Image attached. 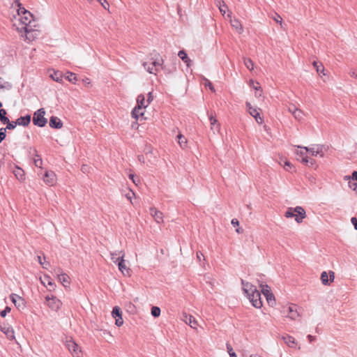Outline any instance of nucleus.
Masks as SVG:
<instances>
[{"label": "nucleus", "mask_w": 357, "mask_h": 357, "mask_svg": "<svg viewBox=\"0 0 357 357\" xmlns=\"http://www.w3.org/2000/svg\"><path fill=\"white\" fill-rule=\"evenodd\" d=\"M33 18V17L29 11L24 10L23 15L19 16L20 24L17 27L18 31H24L26 33V38L29 40H33L36 36L35 33L36 30L34 29L36 22Z\"/></svg>", "instance_id": "f257e3e1"}, {"label": "nucleus", "mask_w": 357, "mask_h": 357, "mask_svg": "<svg viewBox=\"0 0 357 357\" xmlns=\"http://www.w3.org/2000/svg\"><path fill=\"white\" fill-rule=\"evenodd\" d=\"M287 218H295V220L300 223L303 221V220L305 218V211L301 206H296L295 208H289L285 212L284 214Z\"/></svg>", "instance_id": "f03ea898"}, {"label": "nucleus", "mask_w": 357, "mask_h": 357, "mask_svg": "<svg viewBox=\"0 0 357 357\" xmlns=\"http://www.w3.org/2000/svg\"><path fill=\"white\" fill-rule=\"evenodd\" d=\"M45 111L44 108H40L34 112L33 116V123L38 127H44L47 120L45 118Z\"/></svg>", "instance_id": "7ed1b4c3"}, {"label": "nucleus", "mask_w": 357, "mask_h": 357, "mask_svg": "<svg viewBox=\"0 0 357 357\" xmlns=\"http://www.w3.org/2000/svg\"><path fill=\"white\" fill-rule=\"evenodd\" d=\"M45 302L47 306L52 310L58 311L61 306V302L55 296L47 295Z\"/></svg>", "instance_id": "20e7f679"}, {"label": "nucleus", "mask_w": 357, "mask_h": 357, "mask_svg": "<svg viewBox=\"0 0 357 357\" xmlns=\"http://www.w3.org/2000/svg\"><path fill=\"white\" fill-rule=\"evenodd\" d=\"M246 297L250 300L255 307L260 308L262 306L261 294L257 289H255L253 293L250 294Z\"/></svg>", "instance_id": "39448f33"}, {"label": "nucleus", "mask_w": 357, "mask_h": 357, "mask_svg": "<svg viewBox=\"0 0 357 357\" xmlns=\"http://www.w3.org/2000/svg\"><path fill=\"white\" fill-rule=\"evenodd\" d=\"M297 147L304 149L305 151V152H310L311 153V155L313 156H317V155H319L321 157H324V154L323 153V148H324L323 145H317L316 148L315 147L308 148L307 146H298Z\"/></svg>", "instance_id": "423d86ee"}, {"label": "nucleus", "mask_w": 357, "mask_h": 357, "mask_svg": "<svg viewBox=\"0 0 357 357\" xmlns=\"http://www.w3.org/2000/svg\"><path fill=\"white\" fill-rule=\"evenodd\" d=\"M112 315L115 319V324L117 326H121L123 324L122 318V312L119 306H114L112 311Z\"/></svg>", "instance_id": "0eeeda50"}, {"label": "nucleus", "mask_w": 357, "mask_h": 357, "mask_svg": "<svg viewBox=\"0 0 357 357\" xmlns=\"http://www.w3.org/2000/svg\"><path fill=\"white\" fill-rule=\"evenodd\" d=\"M66 347L74 356L80 357L79 353L81 351L79 346L73 340L66 341Z\"/></svg>", "instance_id": "6e6552de"}, {"label": "nucleus", "mask_w": 357, "mask_h": 357, "mask_svg": "<svg viewBox=\"0 0 357 357\" xmlns=\"http://www.w3.org/2000/svg\"><path fill=\"white\" fill-rule=\"evenodd\" d=\"M10 299L17 308L24 309L25 307L24 300L21 296L15 294H12L10 295Z\"/></svg>", "instance_id": "1a4fd4ad"}, {"label": "nucleus", "mask_w": 357, "mask_h": 357, "mask_svg": "<svg viewBox=\"0 0 357 357\" xmlns=\"http://www.w3.org/2000/svg\"><path fill=\"white\" fill-rule=\"evenodd\" d=\"M208 116L211 123V130H213V132H219L220 125L218 123L215 116H214L212 113H208Z\"/></svg>", "instance_id": "9d476101"}, {"label": "nucleus", "mask_w": 357, "mask_h": 357, "mask_svg": "<svg viewBox=\"0 0 357 357\" xmlns=\"http://www.w3.org/2000/svg\"><path fill=\"white\" fill-rule=\"evenodd\" d=\"M241 284L243 291L246 296L250 294L253 293V291L257 289V287L255 285L248 282H245L243 280H241Z\"/></svg>", "instance_id": "9b49d317"}, {"label": "nucleus", "mask_w": 357, "mask_h": 357, "mask_svg": "<svg viewBox=\"0 0 357 357\" xmlns=\"http://www.w3.org/2000/svg\"><path fill=\"white\" fill-rule=\"evenodd\" d=\"M43 181L49 185H53L56 181V174L52 171H46Z\"/></svg>", "instance_id": "f8f14e48"}, {"label": "nucleus", "mask_w": 357, "mask_h": 357, "mask_svg": "<svg viewBox=\"0 0 357 357\" xmlns=\"http://www.w3.org/2000/svg\"><path fill=\"white\" fill-rule=\"evenodd\" d=\"M284 313L287 314V316L291 319H295L298 316L296 305H289L287 308V311L284 310Z\"/></svg>", "instance_id": "ddd939ff"}, {"label": "nucleus", "mask_w": 357, "mask_h": 357, "mask_svg": "<svg viewBox=\"0 0 357 357\" xmlns=\"http://www.w3.org/2000/svg\"><path fill=\"white\" fill-rule=\"evenodd\" d=\"M49 124L52 128L60 129L63 127V123L61 119L54 116L50 118Z\"/></svg>", "instance_id": "4468645a"}, {"label": "nucleus", "mask_w": 357, "mask_h": 357, "mask_svg": "<svg viewBox=\"0 0 357 357\" xmlns=\"http://www.w3.org/2000/svg\"><path fill=\"white\" fill-rule=\"evenodd\" d=\"M31 121V116L30 115H26L25 116H20L18 119L15 121V123L17 124V126H27Z\"/></svg>", "instance_id": "2eb2a0df"}, {"label": "nucleus", "mask_w": 357, "mask_h": 357, "mask_svg": "<svg viewBox=\"0 0 357 357\" xmlns=\"http://www.w3.org/2000/svg\"><path fill=\"white\" fill-rule=\"evenodd\" d=\"M150 210L151 215L153 216L156 223H160L163 222V215L160 211L153 208H151Z\"/></svg>", "instance_id": "dca6fc26"}, {"label": "nucleus", "mask_w": 357, "mask_h": 357, "mask_svg": "<svg viewBox=\"0 0 357 357\" xmlns=\"http://www.w3.org/2000/svg\"><path fill=\"white\" fill-rule=\"evenodd\" d=\"M185 322L186 324H188L191 328H195L197 325V322L196 321V319H195V317L192 315H188V314H185V319H184Z\"/></svg>", "instance_id": "f3484780"}, {"label": "nucleus", "mask_w": 357, "mask_h": 357, "mask_svg": "<svg viewBox=\"0 0 357 357\" xmlns=\"http://www.w3.org/2000/svg\"><path fill=\"white\" fill-rule=\"evenodd\" d=\"M137 106L140 107V108H142V109H145L149 105V103L145 100L144 96L142 94H140L137 96Z\"/></svg>", "instance_id": "a211bd4d"}, {"label": "nucleus", "mask_w": 357, "mask_h": 357, "mask_svg": "<svg viewBox=\"0 0 357 357\" xmlns=\"http://www.w3.org/2000/svg\"><path fill=\"white\" fill-rule=\"evenodd\" d=\"M282 339L289 347H294L296 342L295 339L292 336H290L289 335H284L282 337Z\"/></svg>", "instance_id": "6ab92c4d"}, {"label": "nucleus", "mask_w": 357, "mask_h": 357, "mask_svg": "<svg viewBox=\"0 0 357 357\" xmlns=\"http://www.w3.org/2000/svg\"><path fill=\"white\" fill-rule=\"evenodd\" d=\"M58 278L64 287H67L70 284V278L66 273L58 275Z\"/></svg>", "instance_id": "aec40b11"}, {"label": "nucleus", "mask_w": 357, "mask_h": 357, "mask_svg": "<svg viewBox=\"0 0 357 357\" xmlns=\"http://www.w3.org/2000/svg\"><path fill=\"white\" fill-rule=\"evenodd\" d=\"M178 56L184 63H186L188 66H190L191 60L188 58L187 54L184 50H180L178 53Z\"/></svg>", "instance_id": "412c9836"}, {"label": "nucleus", "mask_w": 357, "mask_h": 357, "mask_svg": "<svg viewBox=\"0 0 357 357\" xmlns=\"http://www.w3.org/2000/svg\"><path fill=\"white\" fill-rule=\"evenodd\" d=\"M13 173L18 180L23 181L24 179V172L22 169L16 167Z\"/></svg>", "instance_id": "4be33fe9"}, {"label": "nucleus", "mask_w": 357, "mask_h": 357, "mask_svg": "<svg viewBox=\"0 0 357 357\" xmlns=\"http://www.w3.org/2000/svg\"><path fill=\"white\" fill-rule=\"evenodd\" d=\"M7 338L10 340H15V332H14V329L13 328V327H7L6 330L4 331L3 333Z\"/></svg>", "instance_id": "5701e85b"}, {"label": "nucleus", "mask_w": 357, "mask_h": 357, "mask_svg": "<svg viewBox=\"0 0 357 357\" xmlns=\"http://www.w3.org/2000/svg\"><path fill=\"white\" fill-rule=\"evenodd\" d=\"M250 114L255 119L257 123L261 124L263 123L264 120L260 116V114L257 109L252 110V112H250Z\"/></svg>", "instance_id": "b1692460"}, {"label": "nucleus", "mask_w": 357, "mask_h": 357, "mask_svg": "<svg viewBox=\"0 0 357 357\" xmlns=\"http://www.w3.org/2000/svg\"><path fill=\"white\" fill-rule=\"evenodd\" d=\"M41 282L44 285L50 286L52 289H54L55 287L53 280L50 278V277L47 275H45L43 280H42Z\"/></svg>", "instance_id": "393cba45"}, {"label": "nucleus", "mask_w": 357, "mask_h": 357, "mask_svg": "<svg viewBox=\"0 0 357 357\" xmlns=\"http://www.w3.org/2000/svg\"><path fill=\"white\" fill-rule=\"evenodd\" d=\"M142 109L140 107L136 106L132 111V116L133 118L137 119L139 116H143L144 113L142 112Z\"/></svg>", "instance_id": "a878e982"}, {"label": "nucleus", "mask_w": 357, "mask_h": 357, "mask_svg": "<svg viewBox=\"0 0 357 357\" xmlns=\"http://www.w3.org/2000/svg\"><path fill=\"white\" fill-rule=\"evenodd\" d=\"M312 65L314 67V68L316 69L317 73H319V74L323 73V75H325V73H324V68L321 63H319L317 61H314L312 62Z\"/></svg>", "instance_id": "bb28decb"}, {"label": "nucleus", "mask_w": 357, "mask_h": 357, "mask_svg": "<svg viewBox=\"0 0 357 357\" xmlns=\"http://www.w3.org/2000/svg\"><path fill=\"white\" fill-rule=\"evenodd\" d=\"M231 26L235 28L239 33H241L243 31L242 25L238 20H231Z\"/></svg>", "instance_id": "cd10ccee"}, {"label": "nucleus", "mask_w": 357, "mask_h": 357, "mask_svg": "<svg viewBox=\"0 0 357 357\" xmlns=\"http://www.w3.org/2000/svg\"><path fill=\"white\" fill-rule=\"evenodd\" d=\"M30 150H32V148H30ZM33 153L35 154V155L38 158L34 159V165L38 167H41V166L43 165L42 159L37 154V151L35 149H33Z\"/></svg>", "instance_id": "c85d7f7f"}, {"label": "nucleus", "mask_w": 357, "mask_h": 357, "mask_svg": "<svg viewBox=\"0 0 357 357\" xmlns=\"http://www.w3.org/2000/svg\"><path fill=\"white\" fill-rule=\"evenodd\" d=\"M178 143L181 146V148H184L186 146L187 139L186 138L181 134L178 135Z\"/></svg>", "instance_id": "c756f323"}, {"label": "nucleus", "mask_w": 357, "mask_h": 357, "mask_svg": "<svg viewBox=\"0 0 357 357\" xmlns=\"http://www.w3.org/2000/svg\"><path fill=\"white\" fill-rule=\"evenodd\" d=\"M51 77L53 80L56 81V82L61 83L63 80V76L62 74L60 72H54L53 75H51Z\"/></svg>", "instance_id": "7c9ffc66"}, {"label": "nucleus", "mask_w": 357, "mask_h": 357, "mask_svg": "<svg viewBox=\"0 0 357 357\" xmlns=\"http://www.w3.org/2000/svg\"><path fill=\"white\" fill-rule=\"evenodd\" d=\"M321 280L323 284L329 285L328 274L326 271L321 273Z\"/></svg>", "instance_id": "2f4dec72"}, {"label": "nucleus", "mask_w": 357, "mask_h": 357, "mask_svg": "<svg viewBox=\"0 0 357 357\" xmlns=\"http://www.w3.org/2000/svg\"><path fill=\"white\" fill-rule=\"evenodd\" d=\"M123 257L122 256V257H119L118 259H116V261H119V263H118L119 269L122 273H123V271L126 269V264H125V261L123 259Z\"/></svg>", "instance_id": "473e14b6"}, {"label": "nucleus", "mask_w": 357, "mask_h": 357, "mask_svg": "<svg viewBox=\"0 0 357 357\" xmlns=\"http://www.w3.org/2000/svg\"><path fill=\"white\" fill-rule=\"evenodd\" d=\"M292 115L296 120L301 121L303 118L304 113L301 109L298 108L296 111H294V113Z\"/></svg>", "instance_id": "72a5a7b5"}, {"label": "nucleus", "mask_w": 357, "mask_h": 357, "mask_svg": "<svg viewBox=\"0 0 357 357\" xmlns=\"http://www.w3.org/2000/svg\"><path fill=\"white\" fill-rule=\"evenodd\" d=\"M217 6H218L220 13L222 15H225L226 13V9H227V6L225 4V3L223 1H218Z\"/></svg>", "instance_id": "f704fd0d"}, {"label": "nucleus", "mask_w": 357, "mask_h": 357, "mask_svg": "<svg viewBox=\"0 0 357 357\" xmlns=\"http://www.w3.org/2000/svg\"><path fill=\"white\" fill-rule=\"evenodd\" d=\"M160 308L158 306H153L151 307V314L155 318L158 317L160 316Z\"/></svg>", "instance_id": "c9c22d12"}, {"label": "nucleus", "mask_w": 357, "mask_h": 357, "mask_svg": "<svg viewBox=\"0 0 357 357\" xmlns=\"http://www.w3.org/2000/svg\"><path fill=\"white\" fill-rule=\"evenodd\" d=\"M243 62L248 69L250 70H252L254 69V63L250 59L244 58Z\"/></svg>", "instance_id": "e433bc0d"}, {"label": "nucleus", "mask_w": 357, "mask_h": 357, "mask_svg": "<svg viewBox=\"0 0 357 357\" xmlns=\"http://www.w3.org/2000/svg\"><path fill=\"white\" fill-rule=\"evenodd\" d=\"M260 287H261V291L262 294L265 296H268V294L271 292V288L268 284H260Z\"/></svg>", "instance_id": "4c0bfd02"}, {"label": "nucleus", "mask_w": 357, "mask_h": 357, "mask_svg": "<svg viewBox=\"0 0 357 357\" xmlns=\"http://www.w3.org/2000/svg\"><path fill=\"white\" fill-rule=\"evenodd\" d=\"M66 78L70 82H72L73 84H75L76 81L77 80V77H76V75L75 73H70V72H68L67 73V76L66 77Z\"/></svg>", "instance_id": "58836bf2"}, {"label": "nucleus", "mask_w": 357, "mask_h": 357, "mask_svg": "<svg viewBox=\"0 0 357 357\" xmlns=\"http://www.w3.org/2000/svg\"><path fill=\"white\" fill-rule=\"evenodd\" d=\"M142 66H144V68L149 73H151V74H156V73L158 71H155V68L151 65V66H149L148 63L146 62H144L142 63Z\"/></svg>", "instance_id": "ea45409f"}, {"label": "nucleus", "mask_w": 357, "mask_h": 357, "mask_svg": "<svg viewBox=\"0 0 357 357\" xmlns=\"http://www.w3.org/2000/svg\"><path fill=\"white\" fill-rule=\"evenodd\" d=\"M164 63L162 59L160 60L153 61L151 65L155 68V71H158V67L162 66Z\"/></svg>", "instance_id": "a19ab883"}, {"label": "nucleus", "mask_w": 357, "mask_h": 357, "mask_svg": "<svg viewBox=\"0 0 357 357\" xmlns=\"http://www.w3.org/2000/svg\"><path fill=\"white\" fill-rule=\"evenodd\" d=\"M226 347H227V352L229 353L230 357H237L236 353L233 351V348L230 344L227 343Z\"/></svg>", "instance_id": "79ce46f5"}, {"label": "nucleus", "mask_w": 357, "mask_h": 357, "mask_svg": "<svg viewBox=\"0 0 357 357\" xmlns=\"http://www.w3.org/2000/svg\"><path fill=\"white\" fill-rule=\"evenodd\" d=\"M266 298L267 302L268 304L273 305V304L275 303V297L272 292L268 294V296H265Z\"/></svg>", "instance_id": "37998d69"}, {"label": "nucleus", "mask_w": 357, "mask_h": 357, "mask_svg": "<svg viewBox=\"0 0 357 357\" xmlns=\"http://www.w3.org/2000/svg\"><path fill=\"white\" fill-rule=\"evenodd\" d=\"M203 79L205 81V83H204L205 86L208 87L211 91L215 92V88L213 87L212 83L208 79H206L205 77H203Z\"/></svg>", "instance_id": "c03bdc74"}, {"label": "nucleus", "mask_w": 357, "mask_h": 357, "mask_svg": "<svg viewBox=\"0 0 357 357\" xmlns=\"http://www.w3.org/2000/svg\"><path fill=\"white\" fill-rule=\"evenodd\" d=\"M15 4H16L19 7V8L17 9L18 15L19 16L23 15V11H24V10H26V9L21 6L22 5L18 0L15 1Z\"/></svg>", "instance_id": "a18cd8bd"}, {"label": "nucleus", "mask_w": 357, "mask_h": 357, "mask_svg": "<svg viewBox=\"0 0 357 357\" xmlns=\"http://www.w3.org/2000/svg\"><path fill=\"white\" fill-rule=\"evenodd\" d=\"M302 162L305 165H312L315 163V160L313 159H309L307 156L303 157Z\"/></svg>", "instance_id": "49530a36"}, {"label": "nucleus", "mask_w": 357, "mask_h": 357, "mask_svg": "<svg viewBox=\"0 0 357 357\" xmlns=\"http://www.w3.org/2000/svg\"><path fill=\"white\" fill-rule=\"evenodd\" d=\"M349 186L350 188L356 191V192H357V181H354V180L351 179L349 181Z\"/></svg>", "instance_id": "de8ad7c7"}, {"label": "nucleus", "mask_w": 357, "mask_h": 357, "mask_svg": "<svg viewBox=\"0 0 357 357\" xmlns=\"http://www.w3.org/2000/svg\"><path fill=\"white\" fill-rule=\"evenodd\" d=\"M6 128H0V143L6 138Z\"/></svg>", "instance_id": "09e8293b"}, {"label": "nucleus", "mask_w": 357, "mask_h": 357, "mask_svg": "<svg viewBox=\"0 0 357 357\" xmlns=\"http://www.w3.org/2000/svg\"><path fill=\"white\" fill-rule=\"evenodd\" d=\"M38 261L40 265L43 266L44 268H47V266L49 265V262L43 261L40 256H38ZM44 261H45V257H44Z\"/></svg>", "instance_id": "8fccbe9b"}, {"label": "nucleus", "mask_w": 357, "mask_h": 357, "mask_svg": "<svg viewBox=\"0 0 357 357\" xmlns=\"http://www.w3.org/2000/svg\"><path fill=\"white\" fill-rule=\"evenodd\" d=\"M11 310V308L8 306H6L4 310L0 311V316L2 317H5L7 314V313L10 312Z\"/></svg>", "instance_id": "3c124183"}, {"label": "nucleus", "mask_w": 357, "mask_h": 357, "mask_svg": "<svg viewBox=\"0 0 357 357\" xmlns=\"http://www.w3.org/2000/svg\"><path fill=\"white\" fill-rule=\"evenodd\" d=\"M16 126L17 124L15 123V121H10L5 128H6V130H13Z\"/></svg>", "instance_id": "603ef678"}, {"label": "nucleus", "mask_w": 357, "mask_h": 357, "mask_svg": "<svg viewBox=\"0 0 357 357\" xmlns=\"http://www.w3.org/2000/svg\"><path fill=\"white\" fill-rule=\"evenodd\" d=\"M129 178L132 181V182L135 184V185H137L139 183V179L137 178V177H135V176L132 174H130L129 175Z\"/></svg>", "instance_id": "864d4df0"}, {"label": "nucleus", "mask_w": 357, "mask_h": 357, "mask_svg": "<svg viewBox=\"0 0 357 357\" xmlns=\"http://www.w3.org/2000/svg\"><path fill=\"white\" fill-rule=\"evenodd\" d=\"M273 20L276 22H279L280 24L282 25V18L278 14L275 13V16L273 17Z\"/></svg>", "instance_id": "5fc2aeb1"}, {"label": "nucleus", "mask_w": 357, "mask_h": 357, "mask_svg": "<svg viewBox=\"0 0 357 357\" xmlns=\"http://www.w3.org/2000/svg\"><path fill=\"white\" fill-rule=\"evenodd\" d=\"M105 9L109 8V3L107 0H98Z\"/></svg>", "instance_id": "6e6d98bb"}, {"label": "nucleus", "mask_w": 357, "mask_h": 357, "mask_svg": "<svg viewBox=\"0 0 357 357\" xmlns=\"http://www.w3.org/2000/svg\"><path fill=\"white\" fill-rule=\"evenodd\" d=\"M0 121H1L3 124H7V125H8V123H10V120H9V119H8L7 116H6V115L2 116L0 118Z\"/></svg>", "instance_id": "4d7b16f0"}, {"label": "nucleus", "mask_w": 357, "mask_h": 357, "mask_svg": "<svg viewBox=\"0 0 357 357\" xmlns=\"http://www.w3.org/2000/svg\"><path fill=\"white\" fill-rule=\"evenodd\" d=\"M328 279H329V284H331V282H333L334 279H335V273L333 271H329V273H328Z\"/></svg>", "instance_id": "13d9d810"}, {"label": "nucleus", "mask_w": 357, "mask_h": 357, "mask_svg": "<svg viewBox=\"0 0 357 357\" xmlns=\"http://www.w3.org/2000/svg\"><path fill=\"white\" fill-rule=\"evenodd\" d=\"M297 109L298 108L294 105H291L288 107V111L293 114L294 111H296Z\"/></svg>", "instance_id": "bf43d9fd"}, {"label": "nucleus", "mask_w": 357, "mask_h": 357, "mask_svg": "<svg viewBox=\"0 0 357 357\" xmlns=\"http://www.w3.org/2000/svg\"><path fill=\"white\" fill-rule=\"evenodd\" d=\"M292 167V165L288 161V160H286L284 162V168L286 169V170H289V169H291Z\"/></svg>", "instance_id": "052dcab7"}, {"label": "nucleus", "mask_w": 357, "mask_h": 357, "mask_svg": "<svg viewBox=\"0 0 357 357\" xmlns=\"http://www.w3.org/2000/svg\"><path fill=\"white\" fill-rule=\"evenodd\" d=\"M234 227H236V231L238 234L242 233L243 229L242 227H239L240 225H233Z\"/></svg>", "instance_id": "680f3d73"}, {"label": "nucleus", "mask_w": 357, "mask_h": 357, "mask_svg": "<svg viewBox=\"0 0 357 357\" xmlns=\"http://www.w3.org/2000/svg\"><path fill=\"white\" fill-rule=\"evenodd\" d=\"M134 192L132 190H130L129 192H128L127 194H126V197H127L128 199L130 200L132 199V196L134 195Z\"/></svg>", "instance_id": "e2e57ef3"}, {"label": "nucleus", "mask_w": 357, "mask_h": 357, "mask_svg": "<svg viewBox=\"0 0 357 357\" xmlns=\"http://www.w3.org/2000/svg\"><path fill=\"white\" fill-rule=\"evenodd\" d=\"M246 107L248 108V110L249 112V113L250 112H252V110L255 109V108H253L252 106L251 105V104L248 102H246Z\"/></svg>", "instance_id": "0e129e2a"}, {"label": "nucleus", "mask_w": 357, "mask_h": 357, "mask_svg": "<svg viewBox=\"0 0 357 357\" xmlns=\"http://www.w3.org/2000/svg\"><path fill=\"white\" fill-rule=\"evenodd\" d=\"M153 98L152 96V93L149 92L148 94V99H147L146 102L149 104L153 100Z\"/></svg>", "instance_id": "69168bd1"}, {"label": "nucleus", "mask_w": 357, "mask_h": 357, "mask_svg": "<svg viewBox=\"0 0 357 357\" xmlns=\"http://www.w3.org/2000/svg\"><path fill=\"white\" fill-rule=\"evenodd\" d=\"M349 75L351 76V77H354L355 78L357 79V72H356L355 70H351L349 72Z\"/></svg>", "instance_id": "338daca9"}, {"label": "nucleus", "mask_w": 357, "mask_h": 357, "mask_svg": "<svg viewBox=\"0 0 357 357\" xmlns=\"http://www.w3.org/2000/svg\"><path fill=\"white\" fill-rule=\"evenodd\" d=\"M354 181H357V172L354 171L352 174V178Z\"/></svg>", "instance_id": "774afa93"}]
</instances>
